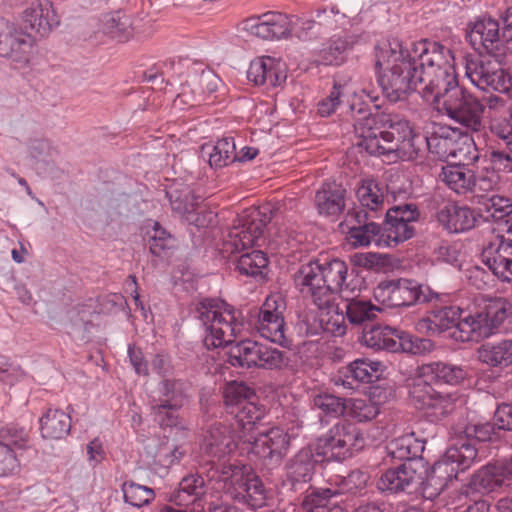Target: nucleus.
Returning a JSON list of instances; mask_svg holds the SVG:
<instances>
[{
  "instance_id": "obj_23",
  "label": "nucleus",
  "mask_w": 512,
  "mask_h": 512,
  "mask_svg": "<svg viewBox=\"0 0 512 512\" xmlns=\"http://www.w3.org/2000/svg\"><path fill=\"white\" fill-rule=\"evenodd\" d=\"M468 38L474 49L494 54L498 51L500 44L498 21L491 17L477 19L468 32Z\"/></svg>"
},
{
  "instance_id": "obj_18",
  "label": "nucleus",
  "mask_w": 512,
  "mask_h": 512,
  "mask_svg": "<svg viewBox=\"0 0 512 512\" xmlns=\"http://www.w3.org/2000/svg\"><path fill=\"white\" fill-rule=\"evenodd\" d=\"M373 294L376 301L387 307L409 306L421 298L418 285L408 279L381 282Z\"/></svg>"
},
{
  "instance_id": "obj_15",
  "label": "nucleus",
  "mask_w": 512,
  "mask_h": 512,
  "mask_svg": "<svg viewBox=\"0 0 512 512\" xmlns=\"http://www.w3.org/2000/svg\"><path fill=\"white\" fill-rule=\"evenodd\" d=\"M285 311L286 301L280 293L267 296L260 308L256 323V329L261 337L279 345L286 343Z\"/></svg>"
},
{
  "instance_id": "obj_17",
  "label": "nucleus",
  "mask_w": 512,
  "mask_h": 512,
  "mask_svg": "<svg viewBox=\"0 0 512 512\" xmlns=\"http://www.w3.org/2000/svg\"><path fill=\"white\" fill-rule=\"evenodd\" d=\"M435 219L448 233H463L475 227L477 214L466 206L452 200L437 202Z\"/></svg>"
},
{
  "instance_id": "obj_20",
  "label": "nucleus",
  "mask_w": 512,
  "mask_h": 512,
  "mask_svg": "<svg viewBox=\"0 0 512 512\" xmlns=\"http://www.w3.org/2000/svg\"><path fill=\"white\" fill-rule=\"evenodd\" d=\"M481 260L498 278L512 283V240L497 237L483 248Z\"/></svg>"
},
{
  "instance_id": "obj_63",
  "label": "nucleus",
  "mask_w": 512,
  "mask_h": 512,
  "mask_svg": "<svg viewBox=\"0 0 512 512\" xmlns=\"http://www.w3.org/2000/svg\"><path fill=\"white\" fill-rule=\"evenodd\" d=\"M437 255L440 260L461 267L463 260L462 245L456 242L441 245L437 250Z\"/></svg>"
},
{
  "instance_id": "obj_25",
  "label": "nucleus",
  "mask_w": 512,
  "mask_h": 512,
  "mask_svg": "<svg viewBox=\"0 0 512 512\" xmlns=\"http://www.w3.org/2000/svg\"><path fill=\"white\" fill-rule=\"evenodd\" d=\"M346 190L336 182H326L317 190L314 203L320 215L339 216L345 209Z\"/></svg>"
},
{
  "instance_id": "obj_44",
  "label": "nucleus",
  "mask_w": 512,
  "mask_h": 512,
  "mask_svg": "<svg viewBox=\"0 0 512 512\" xmlns=\"http://www.w3.org/2000/svg\"><path fill=\"white\" fill-rule=\"evenodd\" d=\"M343 311L345 319L347 318L352 324H361L365 321L375 318L376 313L380 309L373 305L370 301L352 299L351 301L344 304V308H340ZM347 328V326L345 325Z\"/></svg>"
},
{
  "instance_id": "obj_31",
  "label": "nucleus",
  "mask_w": 512,
  "mask_h": 512,
  "mask_svg": "<svg viewBox=\"0 0 512 512\" xmlns=\"http://www.w3.org/2000/svg\"><path fill=\"white\" fill-rule=\"evenodd\" d=\"M237 439H239L237 434L232 435L228 427L215 424L207 430L204 436L203 449L208 455L220 458L236 448Z\"/></svg>"
},
{
  "instance_id": "obj_13",
  "label": "nucleus",
  "mask_w": 512,
  "mask_h": 512,
  "mask_svg": "<svg viewBox=\"0 0 512 512\" xmlns=\"http://www.w3.org/2000/svg\"><path fill=\"white\" fill-rule=\"evenodd\" d=\"M33 49L34 40L29 34L0 19V56L10 59L16 69H24L31 64Z\"/></svg>"
},
{
  "instance_id": "obj_55",
  "label": "nucleus",
  "mask_w": 512,
  "mask_h": 512,
  "mask_svg": "<svg viewBox=\"0 0 512 512\" xmlns=\"http://www.w3.org/2000/svg\"><path fill=\"white\" fill-rule=\"evenodd\" d=\"M264 16L273 39L287 37L292 32L293 16L280 12H267Z\"/></svg>"
},
{
  "instance_id": "obj_47",
  "label": "nucleus",
  "mask_w": 512,
  "mask_h": 512,
  "mask_svg": "<svg viewBox=\"0 0 512 512\" xmlns=\"http://www.w3.org/2000/svg\"><path fill=\"white\" fill-rule=\"evenodd\" d=\"M361 206L377 211L383 206L384 194L382 188L374 180H363L356 191Z\"/></svg>"
},
{
  "instance_id": "obj_50",
  "label": "nucleus",
  "mask_w": 512,
  "mask_h": 512,
  "mask_svg": "<svg viewBox=\"0 0 512 512\" xmlns=\"http://www.w3.org/2000/svg\"><path fill=\"white\" fill-rule=\"evenodd\" d=\"M346 401L330 393H319L313 396L312 404L325 415L339 417L345 414Z\"/></svg>"
},
{
  "instance_id": "obj_57",
  "label": "nucleus",
  "mask_w": 512,
  "mask_h": 512,
  "mask_svg": "<svg viewBox=\"0 0 512 512\" xmlns=\"http://www.w3.org/2000/svg\"><path fill=\"white\" fill-rule=\"evenodd\" d=\"M490 132L506 148L512 144V113L507 117L490 115Z\"/></svg>"
},
{
  "instance_id": "obj_6",
  "label": "nucleus",
  "mask_w": 512,
  "mask_h": 512,
  "mask_svg": "<svg viewBox=\"0 0 512 512\" xmlns=\"http://www.w3.org/2000/svg\"><path fill=\"white\" fill-rule=\"evenodd\" d=\"M509 309V302L503 298L483 299L476 311H464L450 337L460 342L488 338L504 322Z\"/></svg>"
},
{
  "instance_id": "obj_53",
  "label": "nucleus",
  "mask_w": 512,
  "mask_h": 512,
  "mask_svg": "<svg viewBox=\"0 0 512 512\" xmlns=\"http://www.w3.org/2000/svg\"><path fill=\"white\" fill-rule=\"evenodd\" d=\"M122 491L125 501L138 508L149 504L155 497L151 488L134 482H125Z\"/></svg>"
},
{
  "instance_id": "obj_11",
  "label": "nucleus",
  "mask_w": 512,
  "mask_h": 512,
  "mask_svg": "<svg viewBox=\"0 0 512 512\" xmlns=\"http://www.w3.org/2000/svg\"><path fill=\"white\" fill-rule=\"evenodd\" d=\"M433 108L473 131L480 130L482 126L485 106L461 88L454 90Z\"/></svg>"
},
{
  "instance_id": "obj_52",
  "label": "nucleus",
  "mask_w": 512,
  "mask_h": 512,
  "mask_svg": "<svg viewBox=\"0 0 512 512\" xmlns=\"http://www.w3.org/2000/svg\"><path fill=\"white\" fill-rule=\"evenodd\" d=\"M177 397L173 398L172 404L156 403L152 406V411L156 421L161 426L177 427L181 425L178 410L182 407Z\"/></svg>"
},
{
  "instance_id": "obj_45",
  "label": "nucleus",
  "mask_w": 512,
  "mask_h": 512,
  "mask_svg": "<svg viewBox=\"0 0 512 512\" xmlns=\"http://www.w3.org/2000/svg\"><path fill=\"white\" fill-rule=\"evenodd\" d=\"M268 258L260 250L243 253L236 262V269L243 275L256 277L267 269Z\"/></svg>"
},
{
  "instance_id": "obj_7",
  "label": "nucleus",
  "mask_w": 512,
  "mask_h": 512,
  "mask_svg": "<svg viewBox=\"0 0 512 512\" xmlns=\"http://www.w3.org/2000/svg\"><path fill=\"white\" fill-rule=\"evenodd\" d=\"M477 459V448L467 441L458 439L451 445L440 460L435 462L426 478V489L430 496L439 495L459 472L465 471Z\"/></svg>"
},
{
  "instance_id": "obj_39",
  "label": "nucleus",
  "mask_w": 512,
  "mask_h": 512,
  "mask_svg": "<svg viewBox=\"0 0 512 512\" xmlns=\"http://www.w3.org/2000/svg\"><path fill=\"white\" fill-rule=\"evenodd\" d=\"M260 346L261 343L252 340H244L232 345L229 350V363L234 367L241 368L256 366Z\"/></svg>"
},
{
  "instance_id": "obj_32",
  "label": "nucleus",
  "mask_w": 512,
  "mask_h": 512,
  "mask_svg": "<svg viewBox=\"0 0 512 512\" xmlns=\"http://www.w3.org/2000/svg\"><path fill=\"white\" fill-rule=\"evenodd\" d=\"M478 360L490 367L512 365V340L488 342L477 349Z\"/></svg>"
},
{
  "instance_id": "obj_40",
  "label": "nucleus",
  "mask_w": 512,
  "mask_h": 512,
  "mask_svg": "<svg viewBox=\"0 0 512 512\" xmlns=\"http://www.w3.org/2000/svg\"><path fill=\"white\" fill-rule=\"evenodd\" d=\"M352 42L344 36H333L319 51V61L324 65H339L344 62Z\"/></svg>"
},
{
  "instance_id": "obj_35",
  "label": "nucleus",
  "mask_w": 512,
  "mask_h": 512,
  "mask_svg": "<svg viewBox=\"0 0 512 512\" xmlns=\"http://www.w3.org/2000/svg\"><path fill=\"white\" fill-rule=\"evenodd\" d=\"M420 373L449 385L460 384L468 377V371L464 367L443 362L424 364L420 366Z\"/></svg>"
},
{
  "instance_id": "obj_43",
  "label": "nucleus",
  "mask_w": 512,
  "mask_h": 512,
  "mask_svg": "<svg viewBox=\"0 0 512 512\" xmlns=\"http://www.w3.org/2000/svg\"><path fill=\"white\" fill-rule=\"evenodd\" d=\"M345 415L357 422H368L380 413L379 405L369 398H351L346 401Z\"/></svg>"
},
{
  "instance_id": "obj_28",
  "label": "nucleus",
  "mask_w": 512,
  "mask_h": 512,
  "mask_svg": "<svg viewBox=\"0 0 512 512\" xmlns=\"http://www.w3.org/2000/svg\"><path fill=\"white\" fill-rule=\"evenodd\" d=\"M466 163L452 162L444 167L439 175L440 180L458 195L474 192V172Z\"/></svg>"
},
{
  "instance_id": "obj_61",
  "label": "nucleus",
  "mask_w": 512,
  "mask_h": 512,
  "mask_svg": "<svg viewBox=\"0 0 512 512\" xmlns=\"http://www.w3.org/2000/svg\"><path fill=\"white\" fill-rule=\"evenodd\" d=\"M243 30L262 39H273L266 23L264 14L246 19L243 23Z\"/></svg>"
},
{
  "instance_id": "obj_54",
  "label": "nucleus",
  "mask_w": 512,
  "mask_h": 512,
  "mask_svg": "<svg viewBox=\"0 0 512 512\" xmlns=\"http://www.w3.org/2000/svg\"><path fill=\"white\" fill-rule=\"evenodd\" d=\"M456 396L450 393L435 392L433 400L424 409L428 415L439 420L450 414L455 408Z\"/></svg>"
},
{
  "instance_id": "obj_26",
  "label": "nucleus",
  "mask_w": 512,
  "mask_h": 512,
  "mask_svg": "<svg viewBox=\"0 0 512 512\" xmlns=\"http://www.w3.org/2000/svg\"><path fill=\"white\" fill-rule=\"evenodd\" d=\"M420 480V476L411 463H404L383 473L377 486L381 491L397 493L411 488Z\"/></svg>"
},
{
  "instance_id": "obj_48",
  "label": "nucleus",
  "mask_w": 512,
  "mask_h": 512,
  "mask_svg": "<svg viewBox=\"0 0 512 512\" xmlns=\"http://www.w3.org/2000/svg\"><path fill=\"white\" fill-rule=\"evenodd\" d=\"M380 235V226L377 223L369 222L359 226L349 228L347 239L354 247L368 246L370 243L375 242L377 245V238Z\"/></svg>"
},
{
  "instance_id": "obj_51",
  "label": "nucleus",
  "mask_w": 512,
  "mask_h": 512,
  "mask_svg": "<svg viewBox=\"0 0 512 512\" xmlns=\"http://www.w3.org/2000/svg\"><path fill=\"white\" fill-rule=\"evenodd\" d=\"M149 233V249L155 256H165L174 247V238L158 222H153Z\"/></svg>"
},
{
  "instance_id": "obj_36",
  "label": "nucleus",
  "mask_w": 512,
  "mask_h": 512,
  "mask_svg": "<svg viewBox=\"0 0 512 512\" xmlns=\"http://www.w3.org/2000/svg\"><path fill=\"white\" fill-rule=\"evenodd\" d=\"M100 28L104 34L120 42L132 36L131 19L121 11L105 14L100 21Z\"/></svg>"
},
{
  "instance_id": "obj_8",
  "label": "nucleus",
  "mask_w": 512,
  "mask_h": 512,
  "mask_svg": "<svg viewBox=\"0 0 512 512\" xmlns=\"http://www.w3.org/2000/svg\"><path fill=\"white\" fill-rule=\"evenodd\" d=\"M426 142L429 152L441 160L465 163L477 158L472 137L459 129L439 127Z\"/></svg>"
},
{
  "instance_id": "obj_62",
  "label": "nucleus",
  "mask_w": 512,
  "mask_h": 512,
  "mask_svg": "<svg viewBox=\"0 0 512 512\" xmlns=\"http://www.w3.org/2000/svg\"><path fill=\"white\" fill-rule=\"evenodd\" d=\"M418 216L419 213L412 204L392 207L386 213V217L389 219L411 225L417 220Z\"/></svg>"
},
{
  "instance_id": "obj_24",
  "label": "nucleus",
  "mask_w": 512,
  "mask_h": 512,
  "mask_svg": "<svg viewBox=\"0 0 512 512\" xmlns=\"http://www.w3.org/2000/svg\"><path fill=\"white\" fill-rule=\"evenodd\" d=\"M28 435L24 429L7 430L0 439V477L15 474L20 467L16 449H22L27 442Z\"/></svg>"
},
{
  "instance_id": "obj_10",
  "label": "nucleus",
  "mask_w": 512,
  "mask_h": 512,
  "mask_svg": "<svg viewBox=\"0 0 512 512\" xmlns=\"http://www.w3.org/2000/svg\"><path fill=\"white\" fill-rule=\"evenodd\" d=\"M268 206L252 207L245 210L237 218L228 235L226 245L233 248L232 252H241L263 239L267 224L271 220Z\"/></svg>"
},
{
  "instance_id": "obj_16",
  "label": "nucleus",
  "mask_w": 512,
  "mask_h": 512,
  "mask_svg": "<svg viewBox=\"0 0 512 512\" xmlns=\"http://www.w3.org/2000/svg\"><path fill=\"white\" fill-rule=\"evenodd\" d=\"M362 342L369 348L375 350H387L398 352L400 350L417 354L421 348L431 347V342L424 339L412 341L407 335H399L397 331L390 327L373 326L365 329L362 334Z\"/></svg>"
},
{
  "instance_id": "obj_1",
  "label": "nucleus",
  "mask_w": 512,
  "mask_h": 512,
  "mask_svg": "<svg viewBox=\"0 0 512 512\" xmlns=\"http://www.w3.org/2000/svg\"><path fill=\"white\" fill-rule=\"evenodd\" d=\"M375 66L392 102L423 85L419 93L433 107L459 89L454 54L438 42L420 40L404 48L397 38L383 39L375 47Z\"/></svg>"
},
{
  "instance_id": "obj_14",
  "label": "nucleus",
  "mask_w": 512,
  "mask_h": 512,
  "mask_svg": "<svg viewBox=\"0 0 512 512\" xmlns=\"http://www.w3.org/2000/svg\"><path fill=\"white\" fill-rule=\"evenodd\" d=\"M244 442L252 454L270 466H279L290 448V436L280 427L253 434Z\"/></svg>"
},
{
  "instance_id": "obj_42",
  "label": "nucleus",
  "mask_w": 512,
  "mask_h": 512,
  "mask_svg": "<svg viewBox=\"0 0 512 512\" xmlns=\"http://www.w3.org/2000/svg\"><path fill=\"white\" fill-rule=\"evenodd\" d=\"M209 165L213 168H222L233 163L237 159L236 145L233 138H222L215 145L209 147Z\"/></svg>"
},
{
  "instance_id": "obj_58",
  "label": "nucleus",
  "mask_w": 512,
  "mask_h": 512,
  "mask_svg": "<svg viewBox=\"0 0 512 512\" xmlns=\"http://www.w3.org/2000/svg\"><path fill=\"white\" fill-rule=\"evenodd\" d=\"M485 208L491 217L494 219H502L512 217V200L501 195L490 196L486 203Z\"/></svg>"
},
{
  "instance_id": "obj_4",
  "label": "nucleus",
  "mask_w": 512,
  "mask_h": 512,
  "mask_svg": "<svg viewBox=\"0 0 512 512\" xmlns=\"http://www.w3.org/2000/svg\"><path fill=\"white\" fill-rule=\"evenodd\" d=\"M210 481H215L217 489L230 498L246 503L252 508H260L265 505L267 491L249 465L240 464L237 461L223 463L219 469L209 474Z\"/></svg>"
},
{
  "instance_id": "obj_12",
  "label": "nucleus",
  "mask_w": 512,
  "mask_h": 512,
  "mask_svg": "<svg viewBox=\"0 0 512 512\" xmlns=\"http://www.w3.org/2000/svg\"><path fill=\"white\" fill-rule=\"evenodd\" d=\"M465 69L467 78L480 90L506 93L511 87L510 75L504 70L500 61L491 54L467 59Z\"/></svg>"
},
{
  "instance_id": "obj_64",
  "label": "nucleus",
  "mask_w": 512,
  "mask_h": 512,
  "mask_svg": "<svg viewBox=\"0 0 512 512\" xmlns=\"http://www.w3.org/2000/svg\"><path fill=\"white\" fill-rule=\"evenodd\" d=\"M342 95L341 87L334 85L330 94L318 103V113L322 117L330 116L340 105Z\"/></svg>"
},
{
  "instance_id": "obj_46",
  "label": "nucleus",
  "mask_w": 512,
  "mask_h": 512,
  "mask_svg": "<svg viewBox=\"0 0 512 512\" xmlns=\"http://www.w3.org/2000/svg\"><path fill=\"white\" fill-rule=\"evenodd\" d=\"M314 463L309 449H302L290 461L287 475L295 482H307L311 479Z\"/></svg>"
},
{
  "instance_id": "obj_5",
  "label": "nucleus",
  "mask_w": 512,
  "mask_h": 512,
  "mask_svg": "<svg viewBox=\"0 0 512 512\" xmlns=\"http://www.w3.org/2000/svg\"><path fill=\"white\" fill-rule=\"evenodd\" d=\"M199 313L208 331L204 339L208 348L230 345L244 330L242 314L222 300L203 301Z\"/></svg>"
},
{
  "instance_id": "obj_3",
  "label": "nucleus",
  "mask_w": 512,
  "mask_h": 512,
  "mask_svg": "<svg viewBox=\"0 0 512 512\" xmlns=\"http://www.w3.org/2000/svg\"><path fill=\"white\" fill-rule=\"evenodd\" d=\"M375 119L364 117L354 124L357 146L372 155L385 156L390 162L415 157L413 130L408 121L395 117L385 130L373 127Z\"/></svg>"
},
{
  "instance_id": "obj_21",
  "label": "nucleus",
  "mask_w": 512,
  "mask_h": 512,
  "mask_svg": "<svg viewBox=\"0 0 512 512\" xmlns=\"http://www.w3.org/2000/svg\"><path fill=\"white\" fill-rule=\"evenodd\" d=\"M172 209L184 216L190 224L198 227H204L212 222L213 214L209 212L207 216L200 217L199 212L195 213L199 207V197H196L190 187L180 185L173 186L167 191Z\"/></svg>"
},
{
  "instance_id": "obj_37",
  "label": "nucleus",
  "mask_w": 512,
  "mask_h": 512,
  "mask_svg": "<svg viewBox=\"0 0 512 512\" xmlns=\"http://www.w3.org/2000/svg\"><path fill=\"white\" fill-rule=\"evenodd\" d=\"M414 230L411 224L394 221L386 217L384 227L380 229L377 238V246L392 247L402 243L413 236Z\"/></svg>"
},
{
  "instance_id": "obj_30",
  "label": "nucleus",
  "mask_w": 512,
  "mask_h": 512,
  "mask_svg": "<svg viewBox=\"0 0 512 512\" xmlns=\"http://www.w3.org/2000/svg\"><path fill=\"white\" fill-rule=\"evenodd\" d=\"M464 310L457 306L443 307L433 310L426 318L418 323L420 330H426L430 334L442 333L450 330L453 332L460 323Z\"/></svg>"
},
{
  "instance_id": "obj_22",
  "label": "nucleus",
  "mask_w": 512,
  "mask_h": 512,
  "mask_svg": "<svg viewBox=\"0 0 512 512\" xmlns=\"http://www.w3.org/2000/svg\"><path fill=\"white\" fill-rule=\"evenodd\" d=\"M247 78L255 85L275 87L286 79L285 64L277 58L261 56L251 61Z\"/></svg>"
},
{
  "instance_id": "obj_49",
  "label": "nucleus",
  "mask_w": 512,
  "mask_h": 512,
  "mask_svg": "<svg viewBox=\"0 0 512 512\" xmlns=\"http://www.w3.org/2000/svg\"><path fill=\"white\" fill-rule=\"evenodd\" d=\"M425 378H431V376H422L419 367L418 375L413 379L409 390L411 401L416 407L423 410L433 400V395L436 392Z\"/></svg>"
},
{
  "instance_id": "obj_38",
  "label": "nucleus",
  "mask_w": 512,
  "mask_h": 512,
  "mask_svg": "<svg viewBox=\"0 0 512 512\" xmlns=\"http://www.w3.org/2000/svg\"><path fill=\"white\" fill-rule=\"evenodd\" d=\"M223 399L229 413H235L237 409L248 401L257 399L254 389L244 382L231 381L226 383L223 389Z\"/></svg>"
},
{
  "instance_id": "obj_41",
  "label": "nucleus",
  "mask_w": 512,
  "mask_h": 512,
  "mask_svg": "<svg viewBox=\"0 0 512 512\" xmlns=\"http://www.w3.org/2000/svg\"><path fill=\"white\" fill-rule=\"evenodd\" d=\"M349 376L354 380L371 383L380 378L385 370V365L380 361L370 359H356L347 367Z\"/></svg>"
},
{
  "instance_id": "obj_9",
  "label": "nucleus",
  "mask_w": 512,
  "mask_h": 512,
  "mask_svg": "<svg viewBox=\"0 0 512 512\" xmlns=\"http://www.w3.org/2000/svg\"><path fill=\"white\" fill-rule=\"evenodd\" d=\"M364 437L359 428L349 422H342L331 427L326 434L319 437L315 444V453L327 460H343L354 451L364 447Z\"/></svg>"
},
{
  "instance_id": "obj_27",
  "label": "nucleus",
  "mask_w": 512,
  "mask_h": 512,
  "mask_svg": "<svg viewBox=\"0 0 512 512\" xmlns=\"http://www.w3.org/2000/svg\"><path fill=\"white\" fill-rule=\"evenodd\" d=\"M25 22L40 36L59 25V17L49 0H38L25 11Z\"/></svg>"
},
{
  "instance_id": "obj_56",
  "label": "nucleus",
  "mask_w": 512,
  "mask_h": 512,
  "mask_svg": "<svg viewBox=\"0 0 512 512\" xmlns=\"http://www.w3.org/2000/svg\"><path fill=\"white\" fill-rule=\"evenodd\" d=\"M259 351L256 368L281 369L287 365L288 361L283 352L263 344H261Z\"/></svg>"
},
{
  "instance_id": "obj_34",
  "label": "nucleus",
  "mask_w": 512,
  "mask_h": 512,
  "mask_svg": "<svg viewBox=\"0 0 512 512\" xmlns=\"http://www.w3.org/2000/svg\"><path fill=\"white\" fill-rule=\"evenodd\" d=\"M232 414L235 416L239 428L237 437L245 441L254 434L255 425L264 417L265 409L256 402V399H253Z\"/></svg>"
},
{
  "instance_id": "obj_60",
  "label": "nucleus",
  "mask_w": 512,
  "mask_h": 512,
  "mask_svg": "<svg viewBox=\"0 0 512 512\" xmlns=\"http://www.w3.org/2000/svg\"><path fill=\"white\" fill-rule=\"evenodd\" d=\"M160 393L161 396L158 403L172 404L173 398L177 397V399H179V403H181V405L184 404L185 395L183 384L180 381L164 380L161 383Z\"/></svg>"
},
{
  "instance_id": "obj_19",
  "label": "nucleus",
  "mask_w": 512,
  "mask_h": 512,
  "mask_svg": "<svg viewBox=\"0 0 512 512\" xmlns=\"http://www.w3.org/2000/svg\"><path fill=\"white\" fill-rule=\"evenodd\" d=\"M472 485L482 492L512 487V455L479 469L472 478Z\"/></svg>"
},
{
  "instance_id": "obj_59",
  "label": "nucleus",
  "mask_w": 512,
  "mask_h": 512,
  "mask_svg": "<svg viewBox=\"0 0 512 512\" xmlns=\"http://www.w3.org/2000/svg\"><path fill=\"white\" fill-rule=\"evenodd\" d=\"M368 480L366 473L355 470L352 471L347 477L341 479L339 483V489L332 491L333 494L339 493H356L365 488Z\"/></svg>"
},
{
  "instance_id": "obj_33",
  "label": "nucleus",
  "mask_w": 512,
  "mask_h": 512,
  "mask_svg": "<svg viewBox=\"0 0 512 512\" xmlns=\"http://www.w3.org/2000/svg\"><path fill=\"white\" fill-rule=\"evenodd\" d=\"M71 429L69 412L60 409H48L40 418L41 435L47 439H61L68 435Z\"/></svg>"
},
{
  "instance_id": "obj_2",
  "label": "nucleus",
  "mask_w": 512,
  "mask_h": 512,
  "mask_svg": "<svg viewBox=\"0 0 512 512\" xmlns=\"http://www.w3.org/2000/svg\"><path fill=\"white\" fill-rule=\"evenodd\" d=\"M347 264L333 259L325 264L310 262L295 274V284L305 296H310L321 311L320 321L324 329L335 336L346 333L345 317L339 304L335 303L338 292L348 289Z\"/></svg>"
},
{
  "instance_id": "obj_29",
  "label": "nucleus",
  "mask_w": 512,
  "mask_h": 512,
  "mask_svg": "<svg viewBox=\"0 0 512 512\" xmlns=\"http://www.w3.org/2000/svg\"><path fill=\"white\" fill-rule=\"evenodd\" d=\"M206 494L205 481L198 474H190L182 478L178 489L171 495V500L177 505H194L195 509H201L203 512L202 497Z\"/></svg>"
}]
</instances>
